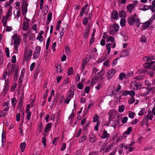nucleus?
I'll use <instances>...</instances> for the list:
<instances>
[{"label": "nucleus", "mask_w": 155, "mask_h": 155, "mask_svg": "<svg viewBox=\"0 0 155 155\" xmlns=\"http://www.w3.org/2000/svg\"><path fill=\"white\" fill-rule=\"evenodd\" d=\"M74 111V110H73L72 111V113L68 117V120L72 119V118H73L74 117V114L73 113Z\"/></svg>", "instance_id": "052dcab7"}, {"label": "nucleus", "mask_w": 155, "mask_h": 155, "mask_svg": "<svg viewBox=\"0 0 155 155\" xmlns=\"http://www.w3.org/2000/svg\"><path fill=\"white\" fill-rule=\"evenodd\" d=\"M127 119L128 118L127 117H124L122 120V123L124 124L126 123Z\"/></svg>", "instance_id": "680f3d73"}, {"label": "nucleus", "mask_w": 155, "mask_h": 155, "mask_svg": "<svg viewBox=\"0 0 155 155\" xmlns=\"http://www.w3.org/2000/svg\"><path fill=\"white\" fill-rule=\"evenodd\" d=\"M129 51V50L128 49L124 51L120 54V57H125L127 56L128 55Z\"/></svg>", "instance_id": "aec40b11"}, {"label": "nucleus", "mask_w": 155, "mask_h": 155, "mask_svg": "<svg viewBox=\"0 0 155 155\" xmlns=\"http://www.w3.org/2000/svg\"><path fill=\"white\" fill-rule=\"evenodd\" d=\"M43 128V124L41 123H40L38 126V129L40 132L41 133L42 132Z\"/></svg>", "instance_id": "5fc2aeb1"}, {"label": "nucleus", "mask_w": 155, "mask_h": 155, "mask_svg": "<svg viewBox=\"0 0 155 155\" xmlns=\"http://www.w3.org/2000/svg\"><path fill=\"white\" fill-rule=\"evenodd\" d=\"M150 21L149 20L148 21L143 23L142 27L143 30H145L147 28L149 27L151 23Z\"/></svg>", "instance_id": "2eb2a0df"}, {"label": "nucleus", "mask_w": 155, "mask_h": 155, "mask_svg": "<svg viewBox=\"0 0 155 155\" xmlns=\"http://www.w3.org/2000/svg\"><path fill=\"white\" fill-rule=\"evenodd\" d=\"M52 16V14L51 13H49L48 14L47 17V21H50L51 19Z\"/></svg>", "instance_id": "a18cd8bd"}, {"label": "nucleus", "mask_w": 155, "mask_h": 155, "mask_svg": "<svg viewBox=\"0 0 155 155\" xmlns=\"http://www.w3.org/2000/svg\"><path fill=\"white\" fill-rule=\"evenodd\" d=\"M30 20L27 18H25L23 21V25L22 29L24 31H26L29 27L28 22Z\"/></svg>", "instance_id": "39448f33"}, {"label": "nucleus", "mask_w": 155, "mask_h": 155, "mask_svg": "<svg viewBox=\"0 0 155 155\" xmlns=\"http://www.w3.org/2000/svg\"><path fill=\"white\" fill-rule=\"evenodd\" d=\"M12 62L13 63H15L16 62V57L15 55L13 56L12 58Z\"/></svg>", "instance_id": "69168bd1"}, {"label": "nucleus", "mask_w": 155, "mask_h": 155, "mask_svg": "<svg viewBox=\"0 0 155 155\" xmlns=\"http://www.w3.org/2000/svg\"><path fill=\"white\" fill-rule=\"evenodd\" d=\"M73 73V68L71 67L68 69V75H71Z\"/></svg>", "instance_id": "79ce46f5"}, {"label": "nucleus", "mask_w": 155, "mask_h": 155, "mask_svg": "<svg viewBox=\"0 0 155 155\" xmlns=\"http://www.w3.org/2000/svg\"><path fill=\"white\" fill-rule=\"evenodd\" d=\"M135 5L132 4H129L128 5L127 7V11L130 12H131L133 10L134 7Z\"/></svg>", "instance_id": "412c9836"}, {"label": "nucleus", "mask_w": 155, "mask_h": 155, "mask_svg": "<svg viewBox=\"0 0 155 155\" xmlns=\"http://www.w3.org/2000/svg\"><path fill=\"white\" fill-rule=\"evenodd\" d=\"M140 96H145L147 95L149 93L148 88L143 87L140 91Z\"/></svg>", "instance_id": "423d86ee"}, {"label": "nucleus", "mask_w": 155, "mask_h": 155, "mask_svg": "<svg viewBox=\"0 0 155 155\" xmlns=\"http://www.w3.org/2000/svg\"><path fill=\"white\" fill-rule=\"evenodd\" d=\"M22 14L23 15H25L27 12V7L28 6V4L26 1L23 2V1H22Z\"/></svg>", "instance_id": "20e7f679"}, {"label": "nucleus", "mask_w": 155, "mask_h": 155, "mask_svg": "<svg viewBox=\"0 0 155 155\" xmlns=\"http://www.w3.org/2000/svg\"><path fill=\"white\" fill-rule=\"evenodd\" d=\"M65 51L68 55H70L71 54V51L68 47H67L65 48Z\"/></svg>", "instance_id": "8fccbe9b"}, {"label": "nucleus", "mask_w": 155, "mask_h": 155, "mask_svg": "<svg viewBox=\"0 0 155 155\" xmlns=\"http://www.w3.org/2000/svg\"><path fill=\"white\" fill-rule=\"evenodd\" d=\"M77 87L79 89H81L83 88V85L81 83H79L77 85Z\"/></svg>", "instance_id": "13d9d810"}, {"label": "nucleus", "mask_w": 155, "mask_h": 155, "mask_svg": "<svg viewBox=\"0 0 155 155\" xmlns=\"http://www.w3.org/2000/svg\"><path fill=\"white\" fill-rule=\"evenodd\" d=\"M51 123H49L47 125L45 129V132H48L51 129Z\"/></svg>", "instance_id": "393cba45"}, {"label": "nucleus", "mask_w": 155, "mask_h": 155, "mask_svg": "<svg viewBox=\"0 0 155 155\" xmlns=\"http://www.w3.org/2000/svg\"><path fill=\"white\" fill-rule=\"evenodd\" d=\"M126 75L124 73H121L120 74L119 76V79L120 80H122L124 78H126Z\"/></svg>", "instance_id": "bb28decb"}, {"label": "nucleus", "mask_w": 155, "mask_h": 155, "mask_svg": "<svg viewBox=\"0 0 155 155\" xmlns=\"http://www.w3.org/2000/svg\"><path fill=\"white\" fill-rule=\"evenodd\" d=\"M32 53V51L31 50H28V51L27 50L25 51L24 54L23 61L27 62L31 57Z\"/></svg>", "instance_id": "7ed1b4c3"}, {"label": "nucleus", "mask_w": 155, "mask_h": 155, "mask_svg": "<svg viewBox=\"0 0 155 155\" xmlns=\"http://www.w3.org/2000/svg\"><path fill=\"white\" fill-rule=\"evenodd\" d=\"M119 16L120 18H124L126 16V13L124 11H121L119 13Z\"/></svg>", "instance_id": "f704fd0d"}, {"label": "nucleus", "mask_w": 155, "mask_h": 155, "mask_svg": "<svg viewBox=\"0 0 155 155\" xmlns=\"http://www.w3.org/2000/svg\"><path fill=\"white\" fill-rule=\"evenodd\" d=\"M128 94L131 96V97H134L135 96V92L134 91L131 90L130 91H128Z\"/></svg>", "instance_id": "37998d69"}, {"label": "nucleus", "mask_w": 155, "mask_h": 155, "mask_svg": "<svg viewBox=\"0 0 155 155\" xmlns=\"http://www.w3.org/2000/svg\"><path fill=\"white\" fill-rule=\"evenodd\" d=\"M134 116V113L132 112H130L129 114V117L130 118H132Z\"/></svg>", "instance_id": "6e6d98bb"}, {"label": "nucleus", "mask_w": 155, "mask_h": 155, "mask_svg": "<svg viewBox=\"0 0 155 155\" xmlns=\"http://www.w3.org/2000/svg\"><path fill=\"white\" fill-rule=\"evenodd\" d=\"M99 78L97 76H94L93 78L91 81V84H94L95 83H97L98 82Z\"/></svg>", "instance_id": "5701e85b"}, {"label": "nucleus", "mask_w": 155, "mask_h": 155, "mask_svg": "<svg viewBox=\"0 0 155 155\" xmlns=\"http://www.w3.org/2000/svg\"><path fill=\"white\" fill-rule=\"evenodd\" d=\"M13 14L14 16V18L16 19H18L20 16V10L17 8L14 11Z\"/></svg>", "instance_id": "f8f14e48"}, {"label": "nucleus", "mask_w": 155, "mask_h": 155, "mask_svg": "<svg viewBox=\"0 0 155 155\" xmlns=\"http://www.w3.org/2000/svg\"><path fill=\"white\" fill-rule=\"evenodd\" d=\"M140 41L141 42H143L145 43L147 42V38L144 36H142L140 38Z\"/></svg>", "instance_id": "58836bf2"}, {"label": "nucleus", "mask_w": 155, "mask_h": 155, "mask_svg": "<svg viewBox=\"0 0 155 155\" xmlns=\"http://www.w3.org/2000/svg\"><path fill=\"white\" fill-rule=\"evenodd\" d=\"M155 20V13L152 15L151 18L149 19V20L150 21V22H152Z\"/></svg>", "instance_id": "bf43d9fd"}, {"label": "nucleus", "mask_w": 155, "mask_h": 155, "mask_svg": "<svg viewBox=\"0 0 155 155\" xmlns=\"http://www.w3.org/2000/svg\"><path fill=\"white\" fill-rule=\"evenodd\" d=\"M5 51L6 54V55L7 57H9V48L6 47L5 48Z\"/></svg>", "instance_id": "09e8293b"}, {"label": "nucleus", "mask_w": 155, "mask_h": 155, "mask_svg": "<svg viewBox=\"0 0 155 155\" xmlns=\"http://www.w3.org/2000/svg\"><path fill=\"white\" fill-rule=\"evenodd\" d=\"M125 106L123 105L120 106L118 109V111L120 113H122L124 111Z\"/></svg>", "instance_id": "7c9ffc66"}, {"label": "nucleus", "mask_w": 155, "mask_h": 155, "mask_svg": "<svg viewBox=\"0 0 155 155\" xmlns=\"http://www.w3.org/2000/svg\"><path fill=\"white\" fill-rule=\"evenodd\" d=\"M115 40L114 38L111 36H108L107 37V39L106 41L107 42H109L111 41V42H113Z\"/></svg>", "instance_id": "c85d7f7f"}, {"label": "nucleus", "mask_w": 155, "mask_h": 155, "mask_svg": "<svg viewBox=\"0 0 155 155\" xmlns=\"http://www.w3.org/2000/svg\"><path fill=\"white\" fill-rule=\"evenodd\" d=\"M116 72V71L114 69L110 70L107 72V78L108 79L111 78Z\"/></svg>", "instance_id": "0eeeda50"}, {"label": "nucleus", "mask_w": 155, "mask_h": 155, "mask_svg": "<svg viewBox=\"0 0 155 155\" xmlns=\"http://www.w3.org/2000/svg\"><path fill=\"white\" fill-rule=\"evenodd\" d=\"M74 93V91L71 89H70L67 94V97L71 99H72L73 97Z\"/></svg>", "instance_id": "6ab92c4d"}, {"label": "nucleus", "mask_w": 155, "mask_h": 155, "mask_svg": "<svg viewBox=\"0 0 155 155\" xmlns=\"http://www.w3.org/2000/svg\"><path fill=\"white\" fill-rule=\"evenodd\" d=\"M12 39L14 40L15 51L16 53L18 51V47L20 43V36L17 35H15L13 36Z\"/></svg>", "instance_id": "f257e3e1"}, {"label": "nucleus", "mask_w": 155, "mask_h": 155, "mask_svg": "<svg viewBox=\"0 0 155 155\" xmlns=\"http://www.w3.org/2000/svg\"><path fill=\"white\" fill-rule=\"evenodd\" d=\"M35 63H33L31 65L30 67V70L31 71H32L35 66Z\"/></svg>", "instance_id": "603ef678"}, {"label": "nucleus", "mask_w": 155, "mask_h": 155, "mask_svg": "<svg viewBox=\"0 0 155 155\" xmlns=\"http://www.w3.org/2000/svg\"><path fill=\"white\" fill-rule=\"evenodd\" d=\"M12 7L11 6H10L9 7L8 12L6 15V19H8L10 17H11V15L12 14Z\"/></svg>", "instance_id": "a211bd4d"}, {"label": "nucleus", "mask_w": 155, "mask_h": 155, "mask_svg": "<svg viewBox=\"0 0 155 155\" xmlns=\"http://www.w3.org/2000/svg\"><path fill=\"white\" fill-rule=\"evenodd\" d=\"M153 118V114L151 111H149L148 114L145 117V118L146 119V121L149 120H152Z\"/></svg>", "instance_id": "ddd939ff"}, {"label": "nucleus", "mask_w": 155, "mask_h": 155, "mask_svg": "<svg viewBox=\"0 0 155 155\" xmlns=\"http://www.w3.org/2000/svg\"><path fill=\"white\" fill-rule=\"evenodd\" d=\"M111 45V44L110 43H107L106 45V48L107 50V54H108L110 53Z\"/></svg>", "instance_id": "cd10ccee"}, {"label": "nucleus", "mask_w": 155, "mask_h": 155, "mask_svg": "<svg viewBox=\"0 0 155 155\" xmlns=\"http://www.w3.org/2000/svg\"><path fill=\"white\" fill-rule=\"evenodd\" d=\"M145 64H148L146 67V68L155 71V61L151 62L149 63H146Z\"/></svg>", "instance_id": "9b49d317"}, {"label": "nucleus", "mask_w": 155, "mask_h": 155, "mask_svg": "<svg viewBox=\"0 0 155 155\" xmlns=\"http://www.w3.org/2000/svg\"><path fill=\"white\" fill-rule=\"evenodd\" d=\"M93 122H96L97 121H99V117L97 114H95L93 117Z\"/></svg>", "instance_id": "c756f323"}, {"label": "nucleus", "mask_w": 155, "mask_h": 155, "mask_svg": "<svg viewBox=\"0 0 155 155\" xmlns=\"http://www.w3.org/2000/svg\"><path fill=\"white\" fill-rule=\"evenodd\" d=\"M134 143V141H132L130 144L127 145V147H125V149L126 150L128 149L129 151L130 152L133 151L134 149V147H132V146Z\"/></svg>", "instance_id": "9d476101"}, {"label": "nucleus", "mask_w": 155, "mask_h": 155, "mask_svg": "<svg viewBox=\"0 0 155 155\" xmlns=\"http://www.w3.org/2000/svg\"><path fill=\"white\" fill-rule=\"evenodd\" d=\"M126 20L125 19L121 18L120 20V25L122 27H124L125 25Z\"/></svg>", "instance_id": "c9c22d12"}, {"label": "nucleus", "mask_w": 155, "mask_h": 155, "mask_svg": "<svg viewBox=\"0 0 155 155\" xmlns=\"http://www.w3.org/2000/svg\"><path fill=\"white\" fill-rule=\"evenodd\" d=\"M119 28V25L117 24H114L112 26L110 27L109 32L110 35H114L118 31Z\"/></svg>", "instance_id": "f03ea898"}, {"label": "nucleus", "mask_w": 155, "mask_h": 155, "mask_svg": "<svg viewBox=\"0 0 155 155\" xmlns=\"http://www.w3.org/2000/svg\"><path fill=\"white\" fill-rule=\"evenodd\" d=\"M149 8V7L146 5H141L140 6V9L143 11H146Z\"/></svg>", "instance_id": "b1692460"}, {"label": "nucleus", "mask_w": 155, "mask_h": 155, "mask_svg": "<svg viewBox=\"0 0 155 155\" xmlns=\"http://www.w3.org/2000/svg\"><path fill=\"white\" fill-rule=\"evenodd\" d=\"M96 140V137L93 136L92 135L89 138V141L90 142H94Z\"/></svg>", "instance_id": "473e14b6"}, {"label": "nucleus", "mask_w": 155, "mask_h": 155, "mask_svg": "<svg viewBox=\"0 0 155 155\" xmlns=\"http://www.w3.org/2000/svg\"><path fill=\"white\" fill-rule=\"evenodd\" d=\"M11 102L12 104L13 107H14V106L15 105L16 102L17 101L16 100L15 98H12L11 99Z\"/></svg>", "instance_id": "49530a36"}, {"label": "nucleus", "mask_w": 155, "mask_h": 155, "mask_svg": "<svg viewBox=\"0 0 155 155\" xmlns=\"http://www.w3.org/2000/svg\"><path fill=\"white\" fill-rule=\"evenodd\" d=\"M100 123L99 121H97V124L94 127V129L95 130L97 131L99 129V126L100 125Z\"/></svg>", "instance_id": "3c124183"}, {"label": "nucleus", "mask_w": 155, "mask_h": 155, "mask_svg": "<svg viewBox=\"0 0 155 155\" xmlns=\"http://www.w3.org/2000/svg\"><path fill=\"white\" fill-rule=\"evenodd\" d=\"M20 114L19 113H18L16 115V120L17 121H18L20 120Z\"/></svg>", "instance_id": "338daca9"}, {"label": "nucleus", "mask_w": 155, "mask_h": 155, "mask_svg": "<svg viewBox=\"0 0 155 155\" xmlns=\"http://www.w3.org/2000/svg\"><path fill=\"white\" fill-rule=\"evenodd\" d=\"M145 112V109L144 108H142L139 111V113H138V114L139 116H142L144 114Z\"/></svg>", "instance_id": "e433bc0d"}, {"label": "nucleus", "mask_w": 155, "mask_h": 155, "mask_svg": "<svg viewBox=\"0 0 155 155\" xmlns=\"http://www.w3.org/2000/svg\"><path fill=\"white\" fill-rule=\"evenodd\" d=\"M41 48L39 46H37L33 54V58L36 59L40 55Z\"/></svg>", "instance_id": "6e6552de"}, {"label": "nucleus", "mask_w": 155, "mask_h": 155, "mask_svg": "<svg viewBox=\"0 0 155 155\" xmlns=\"http://www.w3.org/2000/svg\"><path fill=\"white\" fill-rule=\"evenodd\" d=\"M134 84V86L136 87L137 90L140 89L143 85L142 84L137 83L135 81H133L131 82V84Z\"/></svg>", "instance_id": "4468645a"}, {"label": "nucleus", "mask_w": 155, "mask_h": 155, "mask_svg": "<svg viewBox=\"0 0 155 155\" xmlns=\"http://www.w3.org/2000/svg\"><path fill=\"white\" fill-rule=\"evenodd\" d=\"M132 130V128L131 127H129L127 130L125 131L123 135L125 134L128 135L131 132Z\"/></svg>", "instance_id": "2f4dec72"}, {"label": "nucleus", "mask_w": 155, "mask_h": 155, "mask_svg": "<svg viewBox=\"0 0 155 155\" xmlns=\"http://www.w3.org/2000/svg\"><path fill=\"white\" fill-rule=\"evenodd\" d=\"M90 26V25H88L84 31V37L86 38L88 37V34L89 32V30Z\"/></svg>", "instance_id": "f3484780"}, {"label": "nucleus", "mask_w": 155, "mask_h": 155, "mask_svg": "<svg viewBox=\"0 0 155 155\" xmlns=\"http://www.w3.org/2000/svg\"><path fill=\"white\" fill-rule=\"evenodd\" d=\"M26 146V144L25 142H24L20 144V147L21 148V152H23Z\"/></svg>", "instance_id": "a878e982"}, {"label": "nucleus", "mask_w": 155, "mask_h": 155, "mask_svg": "<svg viewBox=\"0 0 155 155\" xmlns=\"http://www.w3.org/2000/svg\"><path fill=\"white\" fill-rule=\"evenodd\" d=\"M135 99L134 97H131L128 101V103L129 104H133L134 101Z\"/></svg>", "instance_id": "a19ab883"}, {"label": "nucleus", "mask_w": 155, "mask_h": 155, "mask_svg": "<svg viewBox=\"0 0 155 155\" xmlns=\"http://www.w3.org/2000/svg\"><path fill=\"white\" fill-rule=\"evenodd\" d=\"M87 62L85 60H83L82 63V67L81 69V71H83L84 69V68L86 65L87 64Z\"/></svg>", "instance_id": "ea45409f"}, {"label": "nucleus", "mask_w": 155, "mask_h": 155, "mask_svg": "<svg viewBox=\"0 0 155 155\" xmlns=\"http://www.w3.org/2000/svg\"><path fill=\"white\" fill-rule=\"evenodd\" d=\"M59 138L58 137H56L54 138L52 141V144L54 145H56V144L57 141L58 140Z\"/></svg>", "instance_id": "864d4df0"}, {"label": "nucleus", "mask_w": 155, "mask_h": 155, "mask_svg": "<svg viewBox=\"0 0 155 155\" xmlns=\"http://www.w3.org/2000/svg\"><path fill=\"white\" fill-rule=\"evenodd\" d=\"M37 39L39 40L40 41H42L43 40V38L41 35H38V36L37 37Z\"/></svg>", "instance_id": "e2e57ef3"}, {"label": "nucleus", "mask_w": 155, "mask_h": 155, "mask_svg": "<svg viewBox=\"0 0 155 155\" xmlns=\"http://www.w3.org/2000/svg\"><path fill=\"white\" fill-rule=\"evenodd\" d=\"M86 138H87V137L85 136H83L82 137H81L80 138V140H79L80 142H82L85 141V140L86 139Z\"/></svg>", "instance_id": "c03bdc74"}, {"label": "nucleus", "mask_w": 155, "mask_h": 155, "mask_svg": "<svg viewBox=\"0 0 155 155\" xmlns=\"http://www.w3.org/2000/svg\"><path fill=\"white\" fill-rule=\"evenodd\" d=\"M111 18L115 20L117 19L118 18L117 12L116 10H114L113 11L112 14Z\"/></svg>", "instance_id": "dca6fc26"}, {"label": "nucleus", "mask_w": 155, "mask_h": 155, "mask_svg": "<svg viewBox=\"0 0 155 155\" xmlns=\"http://www.w3.org/2000/svg\"><path fill=\"white\" fill-rule=\"evenodd\" d=\"M135 21V18L133 17L129 18L127 20L128 22L130 25H132L134 24Z\"/></svg>", "instance_id": "4be33fe9"}, {"label": "nucleus", "mask_w": 155, "mask_h": 155, "mask_svg": "<svg viewBox=\"0 0 155 155\" xmlns=\"http://www.w3.org/2000/svg\"><path fill=\"white\" fill-rule=\"evenodd\" d=\"M144 78V76L143 75H140L137 76L134 78V79L137 80H140L143 79Z\"/></svg>", "instance_id": "4c0bfd02"}, {"label": "nucleus", "mask_w": 155, "mask_h": 155, "mask_svg": "<svg viewBox=\"0 0 155 155\" xmlns=\"http://www.w3.org/2000/svg\"><path fill=\"white\" fill-rule=\"evenodd\" d=\"M87 19L88 18H87L84 17L83 20V24L85 25H86L88 23Z\"/></svg>", "instance_id": "4d7b16f0"}, {"label": "nucleus", "mask_w": 155, "mask_h": 155, "mask_svg": "<svg viewBox=\"0 0 155 155\" xmlns=\"http://www.w3.org/2000/svg\"><path fill=\"white\" fill-rule=\"evenodd\" d=\"M109 134L107 133L106 130H104L103 133L102 135V138L104 139L107 138L109 136Z\"/></svg>", "instance_id": "72a5a7b5"}, {"label": "nucleus", "mask_w": 155, "mask_h": 155, "mask_svg": "<svg viewBox=\"0 0 155 155\" xmlns=\"http://www.w3.org/2000/svg\"><path fill=\"white\" fill-rule=\"evenodd\" d=\"M151 59L148 57H145L143 58V60L144 61L147 62H149V61L151 60Z\"/></svg>", "instance_id": "0e129e2a"}, {"label": "nucleus", "mask_w": 155, "mask_h": 155, "mask_svg": "<svg viewBox=\"0 0 155 155\" xmlns=\"http://www.w3.org/2000/svg\"><path fill=\"white\" fill-rule=\"evenodd\" d=\"M109 60H107L105 62H104L103 64L104 66H106L107 67H108L109 66Z\"/></svg>", "instance_id": "774afa93"}, {"label": "nucleus", "mask_w": 155, "mask_h": 155, "mask_svg": "<svg viewBox=\"0 0 155 155\" xmlns=\"http://www.w3.org/2000/svg\"><path fill=\"white\" fill-rule=\"evenodd\" d=\"M12 72H15L14 78L15 81H16L17 80L18 69L17 68H16V67L14 65H13L12 67Z\"/></svg>", "instance_id": "1a4fd4ad"}, {"label": "nucleus", "mask_w": 155, "mask_h": 155, "mask_svg": "<svg viewBox=\"0 0 155 155\" xmlns=\"http://www.w3.org/2000/svg\"><path fill=\"white\" fill-rule=\"evenodd\" d=\"M42 142L43 143L44 147H45L46 146V140L45 137L42 138Z\"/></svg>", "instance_id": "de8ad7c7"}]
</instances>
